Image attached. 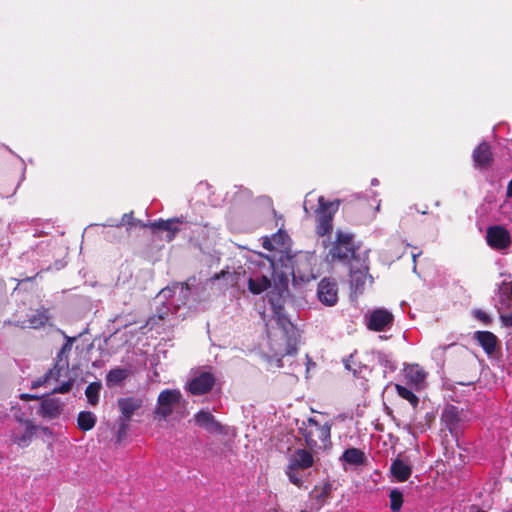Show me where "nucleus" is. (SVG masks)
<instances>
[{
    "label": "nucleus",
    "mask_w": 512,
    "mask_h": 512,
    "mask_svg": "<svg viewBox=\"0 0 512 512\" xmlns=\"http://www.w3.org/2000/svg\"><path fill=\"white\" fill-rule=\"evenodd\" d=\"M332 423L320 424L315 418L302 421L299 431L310 449L326 448L331 444Z\"/></svg>",
    "instance_id": "obj_5"
},
{
    "label": "nucleus",
    "mask_w": 512,
    "mask_h": 512,
    "mask_svg": "<svg viewBox=\"0 0 512 512\" xmlns=\"http://www.w3.org/2000/svg\"><path fill=\"white\" fill-rule=\"evenodd\" d=\"M298 470L299 469H297V468H290V465H288L286 474L291 483H293L297 487L301 488V487H303L304 480Z\"/></svg>",
    "instance_id": "obj_36"
},
{
    "label": "nucleus",
    "mask_w": 512,
    "mask_h": 512,
    "mask_svg": "<svg viewBox=\"0 0 512 512\" xmlns=\"http://www.w3.org/2000/svg\"><path fill=\"white\" fill-rule=\"evenodd\" d=\"M140 221H137L133 217V212L125 213L120 222H116L114 220H108L105 224H103L104 227H116L119 228L123 225H127L128 229L136 226Z\"/></svg>",
    "instance_id": "obj_31"
},
{
    "label": "nucleus",
    "mask_w": 512,
    "mask_h": 512,
    "mask_svg": "<svg viewBox=\"0 0 512 512\" xmlns=\"http://www.w3.org/2000/svg\"><path fill=\"white\" fill-rule=\"evenodd\" d=\"M507 194H508L509 197H512V180L508 184Z\"/></svg>",
    "instance_id": "obj_46"
},
{
    "label": "nucleus",
    "mask_w": 512,
    "mask_h": 512,
    "mask_svg": "<svg viewBox=\"0 0 512 512\" xmlns=\"http://www.w3.org/2000/svg\"><path fill=\"white\" fill-rule=\"evenodd\" d=\"M63 410V403L57 398H48L42 401L40 413L43 417L50 419L57 418Z\"/></svg>",
    "instance_id": "obj_22"
},
{
    "label": "nucleus",
    "mask_w": 512,
    "mask_h": 512,
    "mask_svg": "<svg viewBox=\"0 0 512 512\" xmlns=\"http://www.w3.org/2000/svg\"><path fill=\"white\" fill-rule=\"evenodd\" d=\"M214 383L215 378L211 373L202 372L191 379L187 385V389L193 395H203L212 389Z\"/></svg>",
    "instance_id": "obj_15"
},
{
    "label": "nucleus",
    "mask_w": 512,
    "mask_h": 512,
    "mask_svg": "<svg viewBox=\"0 0 512 512\" xmlns=\"http://www.w3.org/2000/svg\"><path fill=\"white\" fill-rule=\"evenodd\" d=\"M72 385H73V380L72 379H68L67 381H64L61 383L60 386L58 387H55L52 392L53 393H67L71 390L72 388Z\"/></svg>",
    "instance_id": "obj_38"
},
{
    "label": "nucleus",
    "mask_w": 512,
    "mask_h": 512,
    "mask_svg": "<svg viewBox=\"0 0 512 512\" xmlns=\"http://www.w3.org/2000/svg\"><path fill=\"white\" fill-rule=\"evenodd\" d=\"M360 262H356L350 265L351 272V281L355 284L356 288L364 285V280L362 279L365 276V273L368 271V267L366 269H359Z\"/></svg>",
    "instance_id": "obj_32"
},
{
    "label": "nucleus",
    "mask_w": 512,
    "mask_h": 512,
    "mask_svg": "<svg viewBox=\"0 0 512 512\" xmlns=\"http://www.w3.org/2000/svg\"><path fill=\"white\" fill-rule=\"evenodd\" d=\"M486 240L492 249L498 251L507 250L512 244L510 233L500 225L491 226L487 229Z\"/></svg>",
    "instance_id": "obj_9"
},
{
    "label": "nucleus",
    "mask_w": 512,
    "mask_h": 512,
    "mask_svg": "<svg viewBox=\"0 0 512 512\" xmlns=\"http://www.w3.org/2000/svg\"><path fill=\"white\" fill-rule=\"evenodd\" d=\"M287 284L275 287L267 295L268 307L261 314L266 323L267 336L276 355H293L297 351V331L284 309Z\"/></svg>",
    "instance_id": "obj_1"
},
{
    "label": "nucleus",
    "mask_w": 512,
    "mask_h": 512,
    "mask_svg": "<svg viewBox=\"0 0 512 512\" xmlns=\"http://www.w3.org/2000/svg\"><path fill=\"white\" fill-rule=\"evenodd\" d=\"M274 262L271 258L261 253L254 254L247 263L244 274L247 276L248 290L258 295L267 290L271 285L274 274Z\"/></svg>",
    "instance_id": "obj_3"
},
{
    "label": "nucleus",
    "mask_w": 512,
    "mask_h": 512,
    "mask_svg": "<svg viewBox=\"0 0 512 512\" xmlns=\"http://www.w3.org/2000/svg\"><path fill=\"white\" fill-rule=\"evenodd\" d=\"M421 254V252L418 253H412L413 262L416 263V258ZM414 272H416V264H414L413 267Z\"/></svg>",
    "instance_id": "obj_45"
},
{
    "label": "nucleus",
    "mask_w": 512,
    "mask_h": 512,
    "mask_svg": "<svg viewBox=\"0 0 512 512\" xmlns=\"http://www.w3.org/2000/svg\"><path fill=\"white\" fill-rule=\"evenodd\" d=\"M187 221L184 217H175L167 220L159 219L150 224L153 230H162L166 232L165 240L171 242L176 237L177 233L182 230V226L186 225Z\"/></svg>",
    "instance_id": "obj_11"
},
{
    "label": "nucleus",
    "mask_w": 512,
    "mask_h": 512,
    "mask_svg": "<svg viewBox=\"0 0 512 512\" xmlns=\"http://www.w3.org/2000/svg\"><path fill=\"white\" fill-rule=\"evenodd\" d=\"M390 474L396 482H405L412 474V467L407 461L397 457L390 465Z\"/></svg>",
    "instance_id": "obj_17"
},
{
    "label": "nucleus",
    "mask_w": 512,
    "mask_h": 512,
    "mask_svg": "<svg viewBox=\"0 0 512 512\" xmlns=\"http://www.w3.org/2000/svg\"><path fill=\"white\" fill-rule=\"evenodd\" d=\"M319 207L317 213L316 232L319 236H325L331 233L333 229V217L338 211L340 201H326L323 196L318 197Z\"/></svg>",
    "instance_id": "obj_6"
},
{
    "label": "nucleus",
    "mask_w": 512,
    "mask_h": 512,
    "mask_svg": "<svg viewBox=\"0 0 512 512\" xmlns=\"http://www.w3.org/2000/svg\"><path fill=\"white\" fill-rule=\"evenodd\" d=\"M327 258L332 262L338 261L349 265L360 262L359 269H366L368 250L360 251V246L355 243L353 234L337 231L336 239L329 250Z\"/></svg>",
    "instance_id": "obj_2"
},
{
    "label": "nucleus",
    "mask_w": 512,
    "mask_h": 512,
    "mask_svg": "<svg viewBox=\"0 0 512 512\" xmlns=\"http://www.w3.org/2000/svg\"><path fill=\"white\" fill-rule=\"evenodd\" d=\"M395 388L401 398L407 400L414 408L417 407L419 399L410 389L399 384H396Z\"/></svg>",
    "instance_id": "obj_33"
},
{
    "label": "nucleus",
    "mask_w": 512,
    "mask_h": 512,
    "mask_svg": "<svg viewBox=\"0 0 512 512\" xmlns=\"http://www.w3.org/2000/svg\"><path fill=\"white\" fill-rule=\"evenodd\" d=\"M310 195H311V193H308L306 195V198H305V201H304V204H303V208H304L305 212H308V209H309L308 204H309L310 200L308 199V197Z\"/></svg>",
    "instance_id": "obj_44"
},
{
    "label": "nucleus",
    "mask_w": 512,
    "mask_h": 512,
    "mask_svg": "<svg viewBox=\"0 0 512 512\" xmlns=\"http://www.w3.org/2000/svg\"><path fill=\"white\" fill-rule=\"evenodd\" d=\"M473 339L479 343V345L483 348L484 352L488 356L494 354L498 344V339L492 332L476 331L473 334Z\"/></svg>",
    "instance_id": "obj_18"
},
{
    "label": "nucleus",
    "mask_w": 512,
    "mask_h": 512,
    "mask_svg": "<svg viewBox=\"0 0 512 512\" xmlns=\"http://www.w3.org/2000/svg\"><path fill=\"white\" fill-rule=\"evenodd\" d=\"M101 387L100 382H92L86 387L85 395L90 405L95 406L98 404Z\"/></svg>",
    "instance_id": "obj_30"
},
{
    "label": "nucleus",
    "mask_w": 512,
    "mask_h": 512,
    "mask_svg": "<svg viewBox=\"0 0 512 512\" xmlns=\"http://www.w3.org/2000/svg\"><path fill=\"white\" fill-rule=\"evenodd\" d=\"M181 393L178 390H163L157 400L155 414L166 419L173 412V408L180 402Z\"/></svg>",
    "instance_id": "obj_10"
},
{
    "label": "nucleus",
    "mask_w": 512,
    "mask_h": 512,
    "mask_svg": "<svg viewBox=\"0 0 512 512\" xmlns=\"http://www.w3.org/2000/svg\"><path fill=\"white\" fill-rule=\"evenodd\" d=\"M190 281L191 280H188L186 283H174L159 292L156 301L165 308V311H162V309L158 311V317L160 319H164L170 311L175 313L181 306L186 304L191 295Z\"/></svg>",
    "instance_id": "obj_4"
},
{
    "label": "nucleus",
    "mask_w": 512,
    "mask_h": 512,
    "mask_svg": "<svg viewBox=\"0 0 512 512\" xmlns=\"http://www.w3.org/2000/svg\"><path fill=\"white\" fill-rule=\"evenodd\" d=\"M22 398H23V399H30V398H31V399H35L36 397H35V396H30V395H28V394H24V395H22Z\"/></svg>",
    "instance_id": "obj_48"
},
{
    "label": "nucleus",
    "mask_w": 512,
    "mask_h": 512,
    "mask_svg": "<svg viewBox=\"0 0 512 512\" xmlns=\"http://www.w3.org/2000/svg\"><path fill=\"white\" fill-rule=\"evenodd\" d=\"M390 509L392 512H399L403 504V494L398 488H394L389 493Z\"/></svg>",
    "instance_id": "obj_34"
},
{
    "label": "nucleus",
    "mask_w": 512,
    "mask_h": 512,
    "mask_svg": "<svg viewBox=\"0 0 512 512\" xmlns=\"http://www.w3.org/2000/svg\"><path fill=\"white\" fill-rule=\"evenodd\" d=\"M197 426L205 429L210 434H224V426L216 420L208 410H200L194 416Z\"/></svg>",
    "instance_id": "obj_14"
},
{
    "label": "nucleus",
    "mask_w": 512,
    "mask_h": 512,
    "mask_svg": "<svg viewBox=\"0 0 512 512\" xmlns=\"http://www.w3.org/2000/svg\"><path fill=\"white\" fill-rule=\"evenodd\" d=\"M143 405V401L138 397H126L118 400V408L121 412L123 421H129L132 416L138 411Z\"/></svg>",
    "instance_id": "obj_16"
},
{
    "label": "nucleus",
    "mask_w": 512,
    "mask_h": 512,
    "mask_svg": "<svg viewBox=\"0 0 512 512\" xmlns=\"http://www.w3.org/2000/svg\"><path fill=\"white\" fill-rule=\"evenodd\" d=\"M277 238V235L274 236L273 240L266 238L263 242V247L267 250H274L275 246L273 245V241H275Z\"/></svg>",
    "instance_id": "obj_40"
},
{
    "label": "nucleus",
    "mask_w": 512,
    "mask_h": 512,
    "mask_svg": "<svg viewBox=\"0 0 512 512\" xmlns=\"http://www.w3.org/2000/svg\"><path fill=\"white\" fill-rule=\"evenodd\" d=\"M130 374V370L126 368H115L109 371L106 376L108 386H115L123 382Z\"/></svg>",
    "instance_id": "obj_26"
},
{
    "label": "nucleus",
    "mask_w": 512,
    "mask_h": 512,
    "mask_svg": "<svg viewBox=\"0 0 512 512\" xmlns=\"http://www.w3.org/2000/svg\"><path fill=\"white\" fill-rule=\"evenodd\" d=\"M453 344H449V345H440L438 348H436L434 350V353H438V352H441V353H444L450 346H452Z\"/></svg>",
    "instance_id": "obj_43"
},
{
    "label": "nucleus",
    "mask_w": 512,
    "mask_h": 512,
    "mask_svg": "<svg viewBox=\"0 0 512 512\" xmlns=\"http://www.w3.org/2000/svg\"><path fill=\"white\" fill-rule=\"evenodd\" d=\"M501 319L505 326H512V315H502Z\"/></svg>",
    "instance_id": "obj_41"
},
{
    "label": "nucleus",
    "mask_w": 512,
    "mask_h": 512,
    "mask_svg": "<svg viewBox=\"0 0 512 512\" xmlns=\"http://www.w3.org/2000/svg\"><path fill=\"white\" fill-rule=\"evenodd\" d=\"M462 421V410L454 405L445 406L441 414V422L455 439H458L461 432Z\"/></svg>",
    "instance_id": "obj_8"
},
{
    "label": "nucleus",
    "mask_w": 512,
    "mask_h": 512,
    "mask_svg": "<svg viewBox=\"0 0 512 512\" xmlns=\"http://www.w3.org/2000/svg\"><path fill=\"white\" fill-rule=\"evenodd\" d=\"M332 491V485L329 482H326L320 490L317 487L312 491V496L319 502L323 501L327 498Z\"/></svg>",
    "instance_id": "obj_35"
},
{
    "label": "nucleus",
    "mask_w": 512,
    "mask_h": 512,
    "mask_svg": "<svg viewBox=\"0 0 512 512\" xmlns=\"http://www.w3.org/2000/svg\"><path fill=\"white\" fill-rule=\"evenodd\" d=\"M473 316L485 325H489L491 322V317L481 309H475L473 311Z\"/></svg>",
    "instance_id": "obj_37"
},
{
    "label": "nucleus",
    "mask_w": 512,
    "mask_h": 512,
    "mask_svg": "<svg viewBox=\"0 0 512 512\" xmlns=\"http://www.w3.org/2000/svg\"><path fill=\"white\" fill-rule=\"evenodd\" d=\"M313 463L314 458L309 451L297 449L291 454L288 465H290V468L307 469L311 467Z\"/></svg>",
    "instance_id": "obj_19"
},
{
    "label": "nucleus",
    "mask_w": 512,
    "mask_h": 512,
    "mask_svg": "<svg viewBox=\"0 0 512 512\" xmlns=\"http://www.w3.org/2000/svg\"><path fill=\"white\" fill-rule=\"evenodd\" d=\"M317 296L326 306H334L338 300V289L335 281L324 278L318 284Z\"/></svg>",
    "instance_id": "obj_12"
},
{
    "label": "nucleus",
    "mask_w": 512,
    "mask_h": 512,
    "mask_svg": "<svg viewBox=\"0 0 512 512\" xmlns=\"http://www.w3.org/2000/svg\"><path fill=\"white\" fill-rule=\"evenodd\" d=\"M405 371L406 377L416 385L423 383L426 378L425 371L419 365H410Z\"/></svg>",
    "instance_id": "obj_28"
},
{
    "label": "nucleus",
    "mask_w": 512,
    "mask_h": 512,
    "mask_svg": "<svg viewBox=\"0 0 512 512\" xmlns=\"http://www.w3.org/2000/svg\"><path fill=\"white\" fill-rule=\"evenodd\" d=\"M62 376V373L58 371L55 367L47 371L42 377H39L38 379L32 381L31 388L36 389L39 388L52 379L59 381L60 377Z\"/></svg>",
    "instance_id": "obj_29"
},
{
    "label": "nucleus",
    "mask_w": 512,
    "mask_h": 512,
    "mask_svg": "<svg viewBox=\"0 0 512 512\" xmlns=\"http://www.w3.org/2000/svg\"><path fill=\"white\" fill-rule=\"evenodd\" d=\"M22 426L12 432L11 441L19 447H27L35 436L38 426L30 420L23 421Z\"/></svg>",
    "instance_id": "obj_13"
},
{
    "label": "nucleus",
    "mask_w": 512,
    "mask_h": 512,
    "mask_svg": "<svg viewBox=\"0 0 512 512\" xmlns=\"http://www.w3.org/2000/svg\"><path fill=\"white\" fill-rule=\"evenodd\" d=\"M378 184H379V181H378V179H377V178H373V179L371 180V185H372V186H377Z\"/></svg>",
    "instance_id": "obj_47"
},
{
    "label": "nucleus",
    "mask_w": 512,
    "mask_h": 512,
    "mask_svg": "<svg viewBox=\"0 0 512 512\" xmlns=\"http://www.w3.org/2000/svg\"><path fill=\"white\" fill-rule=\"evenodd\" d=\"M472 157L476 167H488L493 159L490 145L486 142L480 143L474 149Z\"/></svg>",
    "instance_id": "obj_20"
},
{
    "label": "nucleus",
    "mask_w": 512,
    "mask_h": 512,
    "mask_svg": "<svg viewBox=\"0 0 512 512\" xmlns=\"http://www.w3.org/2000/svg\"><path fill=\"white\" fill-rule=\"evenodd\" d=\"M375 357L378 364L383 368L384 377H386L388 373H392L397 369V365L390 354L378 351L375 353Z\"/></svg>",
    "instance_id": "obj_24"
},
{
    "label": "nucleus",
    "mask_w": 512,
    "mask_h": 512,
    "mask_svg": "<svg viewBox=\"0 0 512 512\" xmlns=\"http://www.w3.org/2000/svg\"><path fill=\"white\" fill-rule=\"evenodd\" d=\"M49 319L50 315L48 313V310L45 308H41L36 310L32 314L28 315L27 322L30 328L38 329L46 325Z\"/></svg>",
    "instance_id": "obj_23"
},
{
    "label": "nucleus",
    "mask_w": 512,
    "mask_h": 512,
    "mask_svg": "<svg viewBox=\"0 0 512 512\" xmlns=\"http://www.w3.org/2000/svg\"><path fill=\"white\" fill-rule=\"evenodd\" d=\"M97 418L91 411H81L77 417V424L80 430L89 431L94 428Z\"/></svg>",
    "instance_id": "obj_25"
},
{
    "label": "nucleus",
    "mask_w": 512,
    "mask_h": 512,
    "mask_svg": "<svg viewBox=\"0 0 512 512\" xmlns=\"http://www.w3.org/2000/svg\"><path fill=\"white\" fill-rule=\"evenodd\" d=\"M341 459L351 465H360L364 462V453L357 448L346 449Z\"/></svg>",
    "instance_id": "obj_27"
},
{
    "label": "nucleus",
    "mask_w": 512,
    "mask_h": 512,
    "mask_svg": "<svg viewBox=\"0 0 512 512\" xmlns=\"http://www.w3.org/2000/svg\"><path fill=\"white\" fill-rule=\"evenodd\" d=\"M65 339H66V342L63 344L60 351L58 352L56 363L54 365V367L61 373L68 372V368H69L68 356H69V353L71 352L73 342L76 340L75 337H69L67 335H65Z\"/></svg>",
    "instance_id": "obj_21"
},
{
    "label": "nucleus",
    "mask_w": 512,
    "mask_h": 512,
    "mask_svg": "<svg viewBox=\"0 0 512 512\" xmlns=\"http://www.w3.org/2000/svg\"><path fill=\"white\" fill-rule=\"evenodd\" d=\"M226 276L232 277V275L229 272H221V274H215V276L212 277L210 281L219 280L221 277L225 278Z\"/></svg>",
    "instance_id": "obj_42"
},
{
    "label": "nucleus",
    "mask_w": 512,
    "mask_h": 512,
    "mask_svg": "<svg viewBox=\"0 0 512 512\" xmlns=\"http://www.w3.org/2000/svg\"><path fill=\"white\" fill-rule=\"evenodd\" d=\"M364 324L370 331L386 332L394 325V315L384 307L374 308L365 313Z\"/></svg>",
    "instance_id": "obj_7"
},
{
    "label": "nucleus",
    "mask_w": 512,
    "mask_h": 512,
    "mask_svg": "<svg viewBox=\"0 0 512 512\" xmlns=\"http://www.w3.org/2000/svg\"><path fill=\"white\" fill-rule=\"evenodd\" d=\"M354 361H353V355L351 354L348 358L344 360V366L347 370L353 371L355 375L359 374L360 372L353 367Z\"/></svg>",
    "instance_id": "obj_39"
}]
</instances>
